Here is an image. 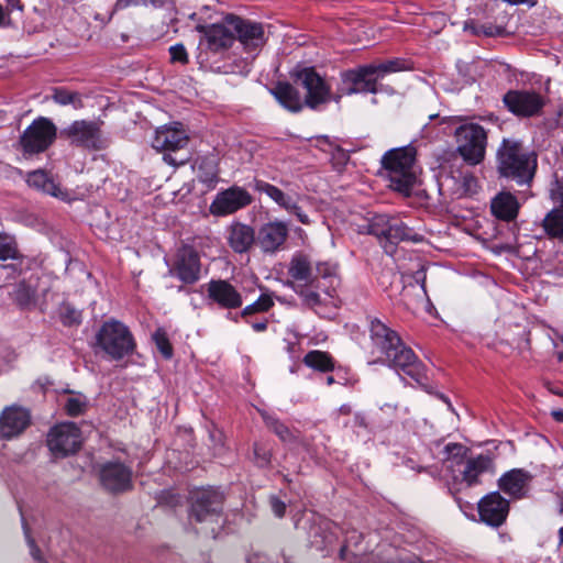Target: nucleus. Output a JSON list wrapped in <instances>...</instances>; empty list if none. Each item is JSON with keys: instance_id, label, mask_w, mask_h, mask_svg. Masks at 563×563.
<instances>
[{"instance_id": "nucleus-54", "label": "nucleus", "mask_w": 563, "mask_h": 563, "mask_svg": "<svg viewBox=\"0 0 563 563\" xmlns=\"http://www.w3.org/2000/svg\"><path fill=\"white\" fill-rule=\"evenodd\" d=\"M354 422H355V426L364 428V429H367V427H368L366 417L361 412L355 413Z\"/></svg>"}, {"instance_id": "nucleus-40", "label": "nucleus", "mask_w": 563, "mask_h": 563, "mask_svg": "<svg viewBox=\"0 0 563 563\" xmlns=\"http://www.w3.org/2000/svg\"><path fill=\"white\" fill-rule=\"evenodd\" d=\"M20 257L18 244L12 235L0 233V261L16 260Z\"/></svg>"}, {"instance_id": "nucleus-58", "label": "nucleus", "mask_w": 563, "mask_h": 563, "mask_svg": "<svg viewBox=\"0 0 563 563\" xmlns=\"http://www.w3.org/2000/svg\"><path fill=\"white\" fill-rule=\"evenodd\" d=\"M551 415L555 421L563 422V410H553Z\"/></svg>"}, {"instance_id": "nucleus-25", "label": "nucleus", "mask_w": 563, "mask_h": 563, "mask_svg": "<svg viewBox=\"0 0 563 563\" xmlns=\"http://www.w3.org/2000/svg\"><path fill=\"white\" fill-rule=\"evenodd\" d=\"M255 241V231L251 225L236 221L228 229V243L235 253L247 252Z\"/></svg>"}, {"instance_id": "nucleus-9", "label": "nucleus", "mask_w": 563, "mask_h": 563, "mask_svg": "<svg viewBox=\"0 0 563 563\" xmlns=\"http://www.w3.org/2000/svg\"><path fill=\"white\" fill-rule=\"evenodd\" d=\"M57 128L52 120L40 117L21 134L19 144L25 156L45 152L55 141Z\"/></svg>"}, {"instance_id": "nucleus-29", "label": "nucleus", "mask_w": 563, "mask_h": 563, "mask_svg": "<svg viewBox=\"0 0 563 563\" xmlns=\"http://www.w3.org/2000/svg\"><path fill=\"white\" fill-rule=\"evenodd\" d=\"M490 209L496 218L504 221H511L518 214L519 203L511 194L501 192L493 199Z\"/></svg>"}, {"instance_id": "nucleus-5", "label": "nucleus", "mask_w": 563, "mask_h": 563, "mask_svg": "<svg viewBox=\"0 0 563 563\" xmlns=\"http://www.w3.org/2000/svg\"><path fill=\"white\" fill-rule=\"evenodd\" d=\"M95 347L104 352L111 360L120 361L131 355L136 344L129 328L114 319L103 322L96 333Z\"/></svg>"}, {"instance_id": "nucleus-2", "label": "nucleus", "mask_w": 563, "mask_h": 563, "mask_svg": "<svg viewBox=\"0 0 563 563\" xmlns=\"http://www.w3.org/2000/svg\"><path fill=\"white\" fill-rule=\"evenodd\" d=\"M497 170L501 177L518 185H529L534 176L537 158L520 142L505 139L496 154Z\"/></svg>"}, {"instance_id": "nucleus-32", "label": "nucleus", "mask_w": 563, "mask_h": 563, "mask_svg": "<svg viewBox=\"0 0 563 563\" xmlns=\"http://www.w3.org/2000/svg\"><path fill=\"white\" fill-rule=\"evenodd\" d=\"M313 277H318V282L312 287L325 292H329V288L334 287V283L338 282L335 268L328 263L317 264Z\"/></svg>"}, {"instance_id": "nucleus-46", "label": "nucleus", "mask_w": 563, "mask_h": 563, "mask_svg": "<svg viewBox=\"0 0 563 563\" xmlns=\"http://www.w3.org/2000/svg\"><path fill=\"white\" fill-rule=\"evenodd\" d=\"M297 292L303 299V302L309 307H314L320 303V296L313 287H298Z\"/></svg>"}, {"instance_id": "nucleus-49", "label": "nucleus", "mask_w": 563, "mask_h": 563, "mask_svg": "<svg viewBox=\"0 0 563 563\" xmlns=\"http://www.w3.org/2000/svg\"><path fill=\"white\" fill-rule=\"evenodd\" d=\"M269 504H271L272 511L274 512V515L276 517H278V518L284 517V515L286 512V504L283 500H280L277 497H271Z\"/></svg>"}, {"instance_id": "nucleus-63", "label": "nucleus", "mask_w": 563, "mask_h": 563, "mask_svg": "<svg viewBox=\"0 0 563 563\" xmlns=\"http://www.w3.org/2000/svg\"><path fill=\"white\" fill-rule=\"evenodd\" d=\"M334 382H335V380H334L333 376H328V377H327V384H328V385H332V384H334Z\"/></svg>"}, {"instance_id": "nucleus-55", "label": "nucleus", "mask_w": 563, "mask_h": 563, "mask_svg": "<svg viewBox=\"0 0 563 563\" xmlns=\"http://www.w3.org/2000/svg\"><path fill=\"white\" fill-rule=\"evenodd\" d=\"M503 1L510 5L528 4L530 7H533L537 3V0H503Z\"/></svg>"}, {"instance_id": "nucleus-59", "label": "nucleus", "mask_w": 563, "mask_h": 563, "mask_svg": "<svg viewBox=\"0 0 563 563\" xmlns=\"http://www.w3.org/2000/svg\"><path fill=\"white\" fill-rule=\"evenodd\" d=\"M79 313L75 310L69 311L70 322L78 323L79 322Z\"/></svg>"}, {"instance_id": "nucleus-39", "label": "nucleus", "mask_w": 563, "mask_h": 563, "mask_svg": "<svg viewBox=\"0 0 563 563\" xmlns=\"http://www.w3.org/2000/svg\"><path fill=\"white\" fill-rule=\"evenodd\" d=\"M376 70L378 79H383L387 74L408 70L411 68L406 59L394 58L379 64H372Z\"/></svg>"}, {"instance_id": "nucleus-50", "label": "nucleus", "mask_w": 563, "mask_h": 563, "mask_svg": "<svg viewBox=\"0 0 563 563\" xmlns=\"http://www.w3.org/2000/svg\"><path fill=\"white\" fill-rule=\"evenodd\" d=\"M142 3H145V0H117L113 10L120 11L132 5H140Z\"/></svg>"}, {"instance_id": "nucleus-57", "label": "nucleus", "mask_w": 563, "mask_h": 563, "mask_svg": "<svg viewBox=\"0 0 563 563\" xmlns=\"http://www.w3.org/2000/svg\"><path fill=\"white\" fill-rule=\"evenodd\" d=\"M252 328L256 332H263L267 329V321L255 322L252 324Z\"/></svg>"}, {"instance_id": "nucleus-45", "label": "nucleus", "mask_w": 563, "mask_h": 563, "mask_svg": "<svg viewBox=\"0 0 563 563\" xmlns=\"http://www.w3.org/2000/svg\"><path fill=\"white\" fill-rule=\"evenodd\" d=\"M254 459L255 463L260 467H267L271 464L272 453L271 450L266 449L260 443L254 444Z\"/></svg>"}, {"instance_id": "nucleus-38", "label": "nucleus", "mask_w": 563, "mask_h": 563, "mask_svg": "<svg viewBox=\"0 0 563 563\" xmlns=\"http://www.w3.org/2000/svg\"><path fill=\"white\" fill-rule=\"evenodd\" d=\"M52 99L59 106H73L75 109L84 107L82 98L79 92L70 91L66 88H54Z\"/></svg>"}, {"instance_id": "nucleus-1", "label": "nucleus", "mask_w": 563, "mask_h": 563, "mask_svg": "<svg viewBox=\"0 0 563 563\" xmlns=\"http://www.w3.org/2000/svg\"><path fill=\"white\" fill-rule=\"evenodd\" d=\"M371 364H379L401 371L421 383L426 377L424 365L407 346L399 334L377 318L368 320Z\"/></svg>"}, {"instance_id": "nucleus-22", "label": "nucleus", "mask_w": 563, "mask_h": 563, "mask_svg": "<svg viewBox=\"0 0 563 563\" xmlns=\"http://www.w3.org/2000/svg\"><path fill=\"white\" fill-rule=\"evenodd\" d=\"M287 236L288 227L286 223L272 221L261 227L256 242L264 253H275L285 243Z\"/></svg>"}, {"instance_id": "nucleus-31", "label": "nucleus", "mask_w": 563, "mask_h": 563, "mask_svg": "<svg viewBox=\"0 0 563 563\" xmlns=\"http://www.w3.org/2000/svg\"><path fill=\"white\" fill-rule=\"evenodd\" d=\"M388 228L387 241L391 244L400 241H409L412 243H421L424 241V236L422 234L415 232L398 219L393 218Z\"/></svg>"}, {"instance_id": "nucleus-44", "label": "nucleus", "mask_w": 563, "mask_h": 563, "mask_svg": "<svg viewBox=\"0 0 563 563\" xmlns=\"http://www.w3.org/2000/svg\"><path fill=\"white\" fill-rule=\"evenodd\" d=\"M86 408L87 401L85 397H69L65 404L66 412L71 417L84 413Z\"/></svg>"}, {"instance_id": "nucleus-11", "label": "nucleus", "mask_w": 563, "mask_h": 563, "mask_svg": "<svg viewBox=\"0 0 563 563\" xmlns=\"http://www.w3.org/2000/svg\"><path fill=\"white\" fill-rule=\"evenodd\" d=\"M509 112L520 118L540 117L548 100L534 90H509L503 97Z\"/></svg>"}, {"instance_id": "nucleus-61", "label": "nucleus", "mask_w": 563, "mask_h": 563, "mask_svg": "<svg viewBox=\"0 0 563 563\" xmlns=\"http://www.w3.org/2000/svg\"><path fill=\"white\" fill-rule=\"evenodd\" d=\"M340 411L344 415H350L351 413V407L347 406V405H343L341 408H340Z\"/></svg>"}, {"instance_id": "nucleus-48", "label": "nucleus", "mask_w": 563, "mask_h": 563, "mask_svg": "<svg viewBox=\"0 0 563 563\" xmlns=\"http://www.w3.org/2000/svg\"><path fill=\"white\" fill-rule=\"evenodd\" d=\"M198 177L201 183L212 184L217 180L218 173L212 164H207L206 170H203L202 165H200Z\"/></svg>"}, {"instance_id": "nucleus-7", "label": "nucleus", "mask_w": 563, "mask_h": 563, "mask_svg": "<svg viewBox=\"0 0 563 563\" xmlns=\"http://www.w3.org/2000/svg\"><path fill=\"white\" fill-rule=\"evenodd\" d=\"M189 143V135L179 122L166 124L155 131L152 146L164 154V161L172 166L185 165L190 156L188 154L176 156L174 154L185 150Z\"/></svg>"}, {"instance_id": "nucleus-27", "label": "nucleus", "mask_w": 563, "mask_h": 563, "mask_svg": "<svg viewBox=\"0 0 563 563\" xmlns=\"http://www.w3.org/2000/svg\"><path fill=\"white\" fill-rule=\"evenodd\" d=\"M288 275L298 283V287H312L318 277H313V268L306 255H295L288 267Z\"/></svg>"}, {"instance_id": "nucleus-43", "label": "nucleus", "mask_w": 563, "mask_h": 563, "mask_svg": "<svg viewBox=\"0 0 563 563\" xmlns=\"http://www.w3.org/2000/svg\"><path fill=\"white\" fill-rule=\"evenodd\" d=\"M153 341L156 344V347L162 353L165 358H170L173 356V346L169 342L167 333L162 328H158L152 335Z\"/></svg>"}, {"instance_id": "nucleus-33", "label": "nucleus", "mask_w": 563, "mask_h": 563, "mask_svg": "<svg viewBox=\"0 0 563 563\" xmlns=\"http://www.w3.org/2000/svg\"><path fill=\"white\" fill-rule=\"evenodd\" d=\"M303 363L319 372H331L334 368V362L328 352L313 350L308 352L303 357Z\"/></svg>"}, {"instance_id": "nucleus-30", "label": "nucleus", "mask_w": 563, "mask_h": 563, "mask_svg": "<svg viewBox=\"0 0 563 563\" xmlns=\"http://www.w3.org/2000/svg\"><path fill=\"white\" fill-rule=\"evenodd\" d=\"M272 93L284 108L291 112H298L303 107L305 101H302L299 91L289 82H278L272 89Z\"/></svg>"}, {"instance_id": "nucleus-36", "label": "nucleus", "mask_w": 563, "mask_h": 563, "mask_svg": "<svg viewBox=\"0 0 563 563\" xmlns=\"http://www.w3.org/2000/svg\"><path fill=\"white\" fill-rule=\"evenodd\" d=\"M468 449L461 443H449L444 446L445 463L449 468L463 466Z\"/></svg>"}, {"instance_id": "nucleus-35", "label": "nucleus", "mask_w": 563, "mask_h": 563, "mask_svg": "<svg viewBox=\"0 0 563 563\" xmlns=\"http://www.w3.org/2000/svg\"><path fill=\"white\" fill-rule=\"evenodd\" d=\"M262 418L266 424V427L274 432L283 442L291 443L295 442L297 437L295 433L278 418L268 415L266 412L262 413Z\"/></svg>"}, {"instance_id": "nucleus-10", "label": "nucleus", "mask_w": 563, "mask_h": 563, "mask_svg": "<svg viewBox=\"0 0 563 563\" xmlns=\"http://www.w3.org/2000/svg\"><path fill=\"white\" fill-rule=\"evenodd\" d=\"M46 442L55 457H66L80 449L81 432L76 423L63 422L49 430Z\"/></svg>"}, {"instance_id": "nucleus-51", "label": "nucleus", "mask_w": 563, "mask_h": 563, "mask_svg": "<svg viewBox=\"0 0 563 563\" xmlns=\"http://www.w3.org/2000/svg\"><path fill=\"white\" fill-rule=\"evenodd\" d=\"M552 198L563 205V180H556L555 188L552 189Z\"/></svg>"}, {"instance_id": "nucleus-8", "label": "nucleus", "mask_w": 563, "mask_h": 563, "mask_svg": "<svg viewBox=\"0 0 563 563\" xmlns=\"http://www.w3.org/2000/svg\"><path fill=\"white\" fill-rule=\"evenodd\" d=\"M102 124L99 120H75L60 131V136L73 146L101 151L107 147Z\"/></svg>"}, {"instance_id": "nucleus-60", "label": "nucleus", "mask_w": 563, "mask_h": 563, "mask_svg": "<svg viewBox=\"0 0 563 563\" xmlns=\"http://www.w3.org/2000/svg\"><path fill=\"white\" fill-rule=\"evenodd\" d=\"M415 278H416V280H417V282H421V283H422V285L424 284V278H426V276H424V274H423V272H422V271H418V272L416 273V277H415Z\"/></svg>"}, {"instance_id": "nucleus-53", "label": "nucleus", "mask_w": 563, "mask_h": 563, "mask_svg": "<svg viewBox=\"0 0 563 563\" xmlns=\"http://www.w3.org/2000/svg\"><path fill=\"white\" fill-rule=\"evenodd\" d=\"M333 158L338 159L340 164H345L349 159V154L344 150L338 147L333 153Z\"/></svg>"}, {"instance_id": "nucleus-56", "label": "nucleus", "mask_w": 563, "mask_h": 563, "mask_svg": "<svg viewBox=\"0 0 563 563\" xmlns=\"http://www.w3.org/2000/svg\"><path fill=\"white\" fill-rule=\"evenodd\" d=\"M464 180H465V186L467 187L468 191L472 190V187H476L477 186L476 178L473 177V176H465Z\"/></svg>"}, {"instance_id": "nucleus-41", "label": "nucleus", "mask_w": 563, "mask_h": 563, "mask_svg": "<svg viewBox=\"0 0 563 563\" xmlns=\"http://www.w3.org/2000/svg\"><path fill=\"white\" fill-rule=\"evenodd\" d=\"M391 219L393 218L386 214L375 216L368 224V232L379 239L384 238L387 240L388 227L391 223Z\"/></svg>"}, {"instance_id": "nucleus-23", "label": "nucleus", "mask_w": 563, "mask_h": 563, "mask_svg": "<svg viewBox=\"0 0 563 563\" xmlns=\"http://www.w3.org/2000/svg\"><path fill=\"white\" fill-rule=\"evenodd\" d=\"M531 481L532 475L528 471L514 468L501 475L498 487L510 497L521 499L527 495Z\"/></svg>"}, {"instance_id": "nucleus-4", "label": "nucleus", "mask_w": 563, "mask_h": 563, "mask_svg": "<svg viewBox=\"0 0 563 563\" xmlns=\"http://www.w3.org/2000/svg\"><path fill=\"white\" fill-rule=\"evenodd\" d=\"M223 500V494L213 488L198 489L190 497V520L207 523L209 526L207 533L211 534L212 538H216L222 528Z\"/></svg>"}, {"instance_id": "nucleus-26", "label": "nucleus", "mask_w": 563, "mask_h": 563, "mask_svg": "<svg viewBox=\"0 0 563 563\" xmlns=\"http://www.w3.org/2000/svg\"><path fill=\"white\" fill-rule=\"evenodd\" d=\"M197 31L205 34L208 47L214 52L230 47L234 41L231 31L222 24L198 25Z\"/></svg>"}, {"instance_id": "nucleus-14", "label": "nucleus", "mask_w": 563, "mask_h": 563, "mask_svg": "<svg viewBox=\"0 0 563 563\" xmlns=\"http://www.w3.org/2000/svg\"><path fill=\"white\" fill-rule=\"evenodd\" d=\"M225 22L236 33L239 42L247 53H256L265 45V32L261 23L233 14H229Z\"/></svg>"}, {"instance_id": "nucleus-42", "label": "nucleus", "mask_w": 563, "mask_h": 563, "mask_svg": "<svg viewBox=\"0 0 563 563\" xmlns=\"http://www.w3.org/2000/svg\"><path fill=\"white\" fill-rule=\"evenodd\" d=\"M273 305L274 301L272 297L268 294H263L256 301L246 306L242 310L241 314L242 317H246L257 312H266L273 307Z\"/></svg>"}, {"instance_id": "nucleus-52", "label": "nucleus", "mask_w": 563, "mask_h": 563, "mask_svg": "<svg viewBox=\"0 0 563 563\" xmlns=\"http://www.w3.org/2000/svg\"><path fill=\"white\" fill-rule=\"evenodd\" d=\"M27 543H29V547H30V550H31V555L33 556V559L38 561V562H42L41 550L35 544L34 540L29 538L27 539Z\"/></svg>"}, {"instance_id": "nucleus-13", "label": "nucleus", "mask_w": 563, "mask_h": 563, "mask_svg": "<svg viewBox=\"0 0 563 563\" xmlns=\"http://www.w3.org/2000/svg\"><path fill=\"white\" fill-rule=\"evenodd\" d=\"M292 77L306 89L305 104L309 108L316 109L330 100L331 88L314 68L306 67L296 70Z\"/></svg>"}, {"instance_id": "nucleus-19", "label": "nucleus", "mask_w": 563, "mask_h": 563, "mask_svg": "<svg viewBox=\"0 0 563 563\" xmlns=\"http://www.w3.org/2000/svg\"><path fill=\"white\" fill-rule=\"evenodd\" d=\"M99 478L102 487L111 493H123L132 488V470L119 461L102 464Z\"/></svg>"}, {"instance_id": "nucleus-16", "label": "nucleus", "mask_w": 563, "mask_h": 563, "mask_svg": "<svg viewBox=\"0 0 563 563\" xmlns=\"http://www.w3.org/2000/svg\"><path fill=\"white\" fill-rule=\"evenodd\" d=\"M254 189L261 194H265L278 207L283 208L288 213L294 214L300 223L305 225H309L311 223L309 216L298 203L300 196L292 197L280 188L261 179L254 180Z\"/></svg>"}, {"instance_id": "nucleus-37", "label": "nucleus", "mask_w": 563, "mask_h": 563, "mask_svg": "<svg viewBox=\"0 0 563 563\" xmlns=\"http://www.w3.org/2000/svg\"><path fill=\"white\" fill-rule=\"evenodd\" d=\"M543 228L552 238L563 236V209H553L543 219Z\"/></svg>"}, {"instance_id": "nucleus-12", "label": "nucleus", "mask_w": 563, "mask_h": 563, "mask_svg": "<svg viewBox=\"0 0 563 563\" xmlns=\"http://www.w3.org/2000/svg\"><path fill=\"white\" fill-rule=\"evenodd\" d=\"M342 82L346 95L373 93L383 91L384 88L378 84L379 79L372 64L362 65L342 73Z\"/></svg>"}, {"instance_id": "nucleus-34", "label": "nucleus", "mask_w": 563, "mask_h": 563, "mask_svg": "<svg viewBox=\"0 0 563 563\" xmlns=\"http://www.w3.org/2000/svg\"><path fill=\"white\" fill-rule=\"evenodd\" d=\"M12 298L20 308L30 309L36 303V288L25 282H21L15 286Z\"/></svg>"}, {"instance_id": "nucleus-47", "label": "nucleus", "mask_w": 563, "mask_h": 563, "mask_svg": "<svg viewBox=\"0 0 563 563\" xmlns=\"http://www.w3.org/2000/svg\"><path fill=\"white\" fill-rule=\"evenodd\" d=\"M169 54L172 62H178L181 64L188 63V54L183 44H176L169 47Z\"/></svg>"}, {"instance_id": "nucleus-3", "label": "nucleus", "mask_w": 563, "mask_h": 563, "mask_svg": "<svg viewBox=\"0 0 563 563\" xmlns=\"http://www.w3.org/2000/svg\"><path fill=\"white\" fill-rule=\"evenodd\" d=\"M416 155L417 151L412 145L391 148L383 155L382 165L394 190L410 194L416 180L412 172Z\"/></svg>"}, {"instance_id": "nucleus-62", "label": "nucleus", "mask_w": 563, "mask_h": 563, "mask_svg": "<svg viewBox=\"0 0 563 563\" xmlns=\"http://www.w3.org/2000/svg\"><path fill=\"white\" fill-rule=\"evenodd\" d=\"M4 10L3 8L0 5V25L2 24L3 20H4Z\"/></svg>"}, {"instance_id": "nucleus-24", "label": "nucleus", "mask_w": 563, "mask_h": 563, "mask_svg": "<svg viewBox=\"0 0 563 563\" xmlns=\"http://www.w3.org/2000/svg\"><path fill=\"white\" fill-rule=\"evenodd\" d=\"M495 463L489 454H478L467 457L460 471L462 482L467 486L479 484V477L485 473H494Z\"/></svg>"}, {"instance_id": "nucleus-17", "label": "nucleus", "mask_w": 563, "mask_h": 563, "mask_svg": "<svg viewBox=\"0 0 563 563\" xmlns=\"http://www.w3.org/2000/svg\"><path fill=\"white\" fill-rule=\"evenodd\" d=\"M32 416L27 408L11 405L0 413V439L12 440L20 437L31 424Z\"/></svg>"}, {"instance_id": "nucleus-28", "label": "nucleus", "mask_w": 563, "mask_h": 563, "mask_svg": "<svg viewBox=\"0 0 563 563\" xmlns=\"http://www.w3.org/2000/svg\"><path fill=\"white\" fill-rule=\"evenodd\" d=\"M26 183L29 186L42 190L59 199H67L68 194L64 191L57 183L43 169L33 170L27 174Z\"/></svg>"}, {"instance_id": "nucleus-20", "label": "nucleus", "mask_w": 563, "mask_h": 563, "mask_svg": "<svg viewBox=\"0 0 563 563\" xmlns=\"http://www.w3.org/2000/svg\"><path fill=\"white\" fill-rule=\"evenodd\" d=\"M509 501L499 492L484 496L478 503V515L483 522L492 527H500L507 519Z\"/></svg>"}, {"instance_id": "nucleus-6", "label": "nucleus", "mask_w": 563, "mask_h": 563, "mask_svg": "<svg viewBox=\"0 0 563 563\" xmlns=\"http://www.w3.org/2000/svg\"><path fill=\"white\" fill-rule=\"evenodd\" d=\"M461 124L454 131L456 152L468 165L481 164L486 155L487 131L478 123L457 118Z\"/></svg>"}, {"instance_id": "nucleus-15", "label": "nucleus", "mask_w": 563, "mask_h": 563, "mask_svg": "<svg viewBox=\"0 0 563 563\" xmlns=\"http://www.w3.org/2000/svg\"><path fill=\"white\" fill-rule=\"evenodd\" d=\"M252 201V195L245 188L232 186L216 195L209 210L212 216L225 217L250 206Z\"/></svg>"}, {"instance_id": "nucleus-64", "label": "nucleus", "mask_w": 563, "mask_h": 563, "mask_svg": "<svg viewBox=\"0 0 563 563\" xmlns=\"http://www.w3.org/2000/svg\"><path fill=\"white\" fill-rule=\"evenodd\" d=\"M560 542L563 543V527L559 530Z\"/></svg>"}, {"instance_id": "nucleus-18", "label": "nucleus", "mask_w": 563, "mask_h": 563, "mask_svg": "<svg viewBox=\"0 0 563 563\" xmlns=\"http://www.w3.org/2000/svg\"><path fill=\"white\" fill-rule=\"evenodd\" d=\"M201 264L198 252L189 245L180 247L176 254L170 275L176 276L185 284H195L200 278Z\"/></svg>"}, {"instance_id": "nucleus-21", "label": "nucleus", "mask_w": 563, "mask_h": 563, "mask_svg": "<svg viewBox=\"0 0 563 563\" xmlns=\"http://www.w3.org/2000/svg\"><path fill=\"white\" fill-rule=\"evenodd\" d=\"M207 295L210 300L224 309H236L243 303L241 294L228 280L212 279L208 283Z\"/></svg>"}]
</instances>
